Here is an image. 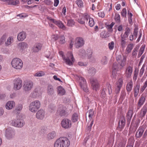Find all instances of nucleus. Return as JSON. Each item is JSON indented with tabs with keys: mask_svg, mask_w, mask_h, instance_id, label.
<instances>
[{
	"mask_svg": "<svg viewBox=\"0 0 147 147\" xmlns=\"http://www.w3.org/2000/svg\"><path fill=\"white\" fill-rule=\"evenodd\" d=\"M123 61L122 63H118L117 62H115L113 63L112 67V76L113 78L116 79V74L117 71H118L125 65Z\"/></svg>",
	"mask_w": 147,
	"mask_h": 147,
	"instance_id": "f257e3e1",
	"label": "nucleus"
},
{
	"mask_svg": "<svg viewBox=\"0 0 147 147\" xmlns=\"http://www.w3.org/2000/svg\"><path fill=\"white\" fill-rule=\"evenodd\" d=\"M126 31L123 35H121V46L122 48L125 47V45L128 42V38L129 34V28H127Z\"/></svg>",
	"mask_w": 147,
	"mask_h": 147,
	"instance_id": "f03ea898",
	"label": "nucleus"
},
{
	"mask_svg": "<svg viewBox=\"0 0 147 147\" xmlns=\"http://www.w3.org/2000/svg\"><path fill=\"white\" fill-rule=\"evenodd\" d=\"M40 103L38 100H35L32 102L29 106V109L32 112H35L40 108Z\"/></svg>",
	"mask_w": 147,
	"mask_h": 147,
	"instance_id": "7ed1b4c3",
	"label": "nucleus"
},
{
	"mask_svg": "<svg viewBox=\"0 0 147 147\" xmlns=\"http://www.w3.org/2000/svg\"><path fill=\"white\" fill-rule=\"evenodd\" d=\"M125 55H123V59H122V57L121 54H118L117 53H116V59L117 61V62L118 63H122L123 61H124V64L125 65V64L126 61V57L128 55V54L129 53V45H128L127 49L126 50L125 52Z\"/></svg>",
	"mask_w": 147,
	"mask_h": 147,
	"instance_id": "20e7f679",
	"label": "nucleus"
},
{
	"mask_svg": "<svg viewBox=\"0 0 147 147\" xmlns=\"http://www.w3.org/2000/svg\"><path fill=\"white\" fill-rule=\"evenodd\" d=\"M11 64L12 67L16 69H21L23 66L22 61L18 58H16L13 59Z\"/></svg>",
	"mask_w": 147,
	"mask_h": 147,
	"instance_id": "39448f33",
	"label": "nucleus"
},
{
	"mask_svg": "<svg viewBox=\"0 0 147 147\" xmlns=\"http://www.w3.org/2000/svg\"><path fill=\"white\" fill-rule=\"evenodd\" d=\"M13 89L17 90L20 89L22 86V81L19 78H16L13 80Z\"/></svg>",
	"mask_w": 147,
	"mask_h": 147,
	"instance_id": "423d86ee",
	"label": "nucleus"
},
{
	"mask_svg": "<svg viewBox=\"0 0 147 147\" xmlns=\"http://www.w3.org/2000/svg\"><path fill=\"white\" fill-rule=\"evenodd\" d=\"M15 134L14 129L11 127H9L6 130L5 136L7 139H10L14 137Z\"/></svg>",
	"mask_w": 147,
	"mask_h": 147,
	"instance_id": "0eeeda50",
	"label": "nucleus"
},
{
	"mask_svg": "<svg viewBox=\"0 0 147 147\" xmlns=\"http://www.w3.org/2000/svg\"><path fill=\"white\" fill-rule=\"evenodd\" d=\"M66 62L68 65H72V62H74L75 59L71 52H68L67 54V58L65 59Z\"/></svg>",
	"mask_w": 147,
	"mask_h": 147,
	"instance_id": "6e6552de",
	"label": "nucleus"
},
{
	"mask_svg": "<svg viewBox=\"0 0 147 147\" xmlns=\"http://www.w3.org/2000/svg\"><path fill=\"white\" fill-rule=\"evenodd\" d=\"M11 123L14 126L18 127H21L25 124V123L22 120L17 119L12 121Z\"/></svg>",
	"mask_w": 147,
	"mask_h": 147,
	"instance_id": "1a4fd4ad",
	"label": "nucleus"
},
{
	"mask_svg": "<svg viewBox=\"0 0 147 147\" xmlns=\"http://www.w3.org/2000/svg\"><path fill=\"white\" fill-rule=\"evenodd\" d=\"M33 86V82L31 81H29L25 82L23 87L24 90L27 92L31 90Z\"/></svg>",
	"mask_w": 147,
	"mask_h": 147,
	"instance_id": "9d476101",
	"label": "nucleus"
},
{
	"mask_svg": "<svg viewBox=\"0 0 147 147\" xmlns=\"http://www.w3.org/2000/svg\"><path fill=\"white\" fill-rule=\"evenodd\" d=\"M84 41L81 37L77 38L75 41V46L77 48H79L82 47L84 44Z\"/></svg>",
	"mask_w": 147,
	"mask_h": 147,
	"instance_id": "9b49d317",
	"label": "nucleus"
},
{
	"mask_svg": "<svg viewBox=\"0 0 147 147\" xmlns=\"http://www.w3.org/2000/svg\"><path fill=\"white\" fill-rule=\"evenodd\" d=\"M61 124L62 127L66 129L71 127V123L70 120L67 119H63L61 121Z\"/></svg>",
	"mask_w": 147,
	"mask_h": 147,
	"instance_id": "f8f14e48",
	"label": "nucleus"
},
{
	"mask_svg": "<svg viewBox=\"0 0 147 147\" xmlns=\"http://www.w3.org/2000/svg\"><path fill=\"white\" fill-rule=\"evenodd\" d=\"M80 86L84 91L86 92H88V89L86 85V82L85 79L83 77H81L80 78Z\"/></svg>",
	"mask_w": 147,
	"mask_h": 147,
	"instance_id": "ddd939ff",
	"label": "nucleus"
},
{
	"mask_svg": "<svg viewBox=\"0 0 147 147\" xmlns=\"http://www.w3.org/2000/svg\"><path fill=\"white\" fill-rule=\"evenodd\" d=\"M61 142L62 147H68L70 145V142L68 139L65 137L59 138Z\"/></svg>",
	"mask_w": 147,
	"mask_h": 147,
	"instance_id": "4468645a",
	"label": "nucleus"
},
{
	"mask_svg": "<svg viewBox=\"0 0 147 147\" xmlns=\"http://www.w3.org/2000/svg\"><path fill=\"white\" fill-rule=\"evenodd\" d=\"M57 112V114L61 117L65 116L67 114L66 108L64 107L62 105L59 108Z\"/></svg>",
	"mask_w": 147,
	"mask_h": 147,
	"instance_id": "2eb2a0df",
	"label": "nucleus"
},
{
	"mask_svg": "<svg viewBox=\"0 0 147 147\" xmlns=\"http://www.w3.org/2000/svg\"><path fill=\"white\" fill-rule=\"evenodd\" d=\"M90 82L94 90H96L98 87V84L96 78H92L90 80Z\"/></svg>",
	"mask_w": 147,
	"mask_h": 147,
	"instance_id": "dca6fc26",
	"label": "nucleus"
},
{
	"mask_svg": "<svg viewBox=\"0 0 147 147\" xmlns=\"http://www.w3.org/2000/svg\"><path fill=\"white\" fill-rule=\"evenodd\" d=\"M47 93L49 96H52L54 93L53 86L51 84H49L47 88Z\"/></svg>",
	"mask_w": 147,
	"mask_h": 147,
	"instance_id": "f3484780",
	"label": "nucleus"
},
{
	"mask_svg": "<svg viewBox=\"0 0 147 147\" xmlns=\"http://www.w3.org/2000/svg\"><path fill=\"white\" fill-rule=\"evenodd\" d=\"M45 113L43 110H39L36 114V118L40 119H42L45 117Z\"/></svg>",
	"mask_w": 147,
	"mask_h": 147,
	"instance_id": "a211bd4d",
	"label": "nucleus"
},
{
	"mask_svg": "<svg viewBox=\"0 0 147 147\" xmlns=\"http://www.w3.org/2000/svg\"><path fill=\"white\" fill-rule=\"evenodd\" d=\"M123 83V81L121 79H119L117 83V86L116 87L115 92L116 94L118 93Z\"/></svg>",
	"mask_w": 147,
	"mask_h": 147,
	"instance_id": "6ab92c4d",
	"label": "nucleus"
},
{
	"mask_svg": "<svg viewBox=\"0 0 147 147\" xmlns=\"http://www.w3.org/2000/svg\"><path fill=\"white\" fill-rule=\"evenodd\" d=\"M26 34L25 32H20L17 36L18 40L19 41H22L26 38Z\"/></svg>",
	"mask_w": 147,
	"mask_h": 147,
	"instance_id": "aec40b11",
	"label": "nucleus"
},
{
	"mask_svg": "<svg viewBox=\"0 0 147 147\" xmlns=\"http://www.w3.org/2000/svg\"><path fill=\"white\" fill-rule=\"evenodd\" d=\"M89 18V16L86 13L85 15L84 18H82L80 19H78V22L81 24H84L85 22L84 21V20L86 21L87 22Z\"/></svg>",
	"mask_w": 147,
	"mask_h": 147,
	"instance_id": "412c9836",
	"label": "nucleus"
},
{
	"mask_svg": "<svg viewBox=\"0 0 147 147\" xmlns=\"http://www.w3.org/2000/svg\"><path fill=\"white\" fill-rule=\"evenodd\" d=\"M147 111V105H145L142 109L140 113V117H144Z\"/></svg>",
	"mask_w": 147,
	"mask_h": 147,
	"instance_id": "4be33fe9",
	"label": "nucleus"
},
{
	"mask_svg": "<svg viewBox=\"0 0 147 147\" xmlns=\"http://www.w3.org/2000/svg\"><path fill=\"white\" fill-rule=\"evenodd\" d=\"M14 105L15 103L13 101H9L6 103L5 107L7 109H11Z\"/></svg>",
	"mask_w": 147,
	"mask_h": 147,
	"instance_id": "5701e85b",
	"label": "nucleus"
},
{
	"mask_svg": "<svg viewBox=\"0 0 147 147\" xmlns=\"http://www.w3.org/2000/svg\"><path fill=\"white\" fill-rule=\"evenodd\" d=\"M138 28L137 27H136L134 29V33L133 34L131 35L129 37V40H134V39H135L137 35V33L138 32Z\"/></svg>",
	"mask_w": 147,
	"mask_h": 147,
	"instance_id": "b1692460",
	"label": "nucleus"
},
{
	"mask_svg": "<svg viewBox=\"0 0 147 147\" xmlns=\"http://www.w3.org/2000/svg\"><path fill=\"white\" fill-rule=\"evenodd\" d=\"M18 48L20 49L23 50L25 49L26 48H27L28 45L26 43L22 42L20 43L18 45Z\"/></svg>",
	"mask_w": 147,
	"mask_h": 147,
	"instance_id": "393cba45",
	"label": "nucleus"
},
{
	"mask_svg": "<svg viewBox=\"0 0 147 147\" xmlns=\"http://www.w3.org/2000/svg\"><path fill=\"white\" fill-rule=\"evenodd\" d=\"M144 130L142 128H139L136 133V136L138 138H139L142 136Z\"/></svg>",
	"mask_w": 147,
	"mask_h": 147,
	"instance_id": "a878e982",
	"label": "nucleus"
},
{
	"mask_svg": "<svg viewBox=\"0 0 147 147\" xmlns=\"http://www.w3.org/2000/svg\"><path fill=\"white\" fill-rule=\"evenodd\" d=\"M125 125V120H120L119 122L118 126L117 127V129H121L123 128Z\"/></svg>",
	"mask_w": 147,
	"mask_h": 147,
	"instance_id": "bb28decb",
	"label": "nucleus"
},
{
	"mask_svg": "<svg viewBox=\"0 0 147 147\" xmlns=\"http://www.w3.org/2000/svg\"><path fill=\"white\" fill-rule=\"evenodd\" d=\"M56 133L54 131L49 133L47 136V139L48 140H50L51 139H53L56 136Z\"/></svg>",
	"mask_w": 147,
	"mask_h": 147,
	"instance_id": "cd10ccee",
	"label": "nucleus"
},
{
	"mask_svg": "<svg viewBox=\"0 0 147 147\" xmlns=\"http://www.w3.org/2000/svg\"><path fill=\"white\" fill-rule=\"evenodd\" d=\"M58 94L59 95L62 96L65 93V90L61 86L58 87Z\"/></svg>",
	"mask_w": 147,
	"mask_h": 147,
	"instance_id": "c85d7f7f",
	"label": "nucleus"
},
{
	"mask_svg": "<svg viewBox=\"0 0 147 147\" xmlns=\"http://www.w3.org/2000/svg\"><path fill=\"white\" fill-rule=\"evenodd\" d=\"M140 87V84H137L135 88L134 89V96L135 97H136L138 94Z\"/></svg>",
	"mask_w": 147,
	"mask_h": 147,
	"instance_id": "c756f323",
	"label": "nucleus"
},
{
	"mask_svg": "<svg viewBox=\"0 0 147 147\" xmlns=\"http://www.w3.org/2000/svg\"><path fill=\"white\" fill-rule=\"evenodd\" d=\"M40 94V91L38 89H35L33 91L32 94V97L34 98H35L37 96H39Z\"/></svg>",
	"mask_w": 147,
	"mask_h": 147,
	"instance_id": "7c9ffc66",
	"label": "nucleus"
},
{
	"mask_svg": "<svg viewBox=\"0 0 147 147\" xmlns=\"http://www.w3.org/2000/svg\"><path fill=\"white\" fill-rule=\"evenodd\" d=\"M88 73L90 75L92 76H94L95 74L96 70L94 67H91L89 68L88 70Z\"/></svg>",
	"mask_w": 147,
	"mask_h": 147,
	"instance_id": "2f4dec72",
	"label": "nucleus"
},
{
	"mask_svg": "<svg viewBox=\"0 0 147 147\" xmlns=\"http://www.w3.org/2000/svg\"><path fill=\"white\" fill-rule=\"evenodd\" d=\"M78 119V115L76 113H74L72 115L71 120L73 122L77 121Z\"/></svg>",
	"mask_w": 147,
	"mask_h": 147,
	"instance_id": "473e14b6",
	"label": "nucleus"
},
{
	"mask_svg": "<svg viewBox=\"0 0 147 147\" xmlns=\"http://www.w3.org/2000/svg\"><path fill=\"white\" fill-rule=\"evenodd\" d=\"M55 24L57 25L59 27L63 29L65 27V26L60 21H56L55 22Z\"/></svg>",
	"mask_w": 147,
	"mask_h": 147,
	"instance_id": "72a5a7b5",
	"label": "nucleus"
},
{
	"mask_svg": "<svg viewBox=\"0 0 147 147\" xmlns=\"http://www.w3.org/2000/svg\"><path fill=\"white\" fill-rule=\"evenodd\" d=\"M92 51L90 48H89L87 49L86 53V55H87V56H88V58H90L92 57Z\"/></svg>",
	"mask_w": 147,
	"mask_h": 147,
	"instance_id": "f704fd0d",
	"label": "nucleus"
},
{
	"mask_svg": "<svg viewBox=\"0 0 147 147\" xmlns=\"http://www.w3.org/2000/svg\"><path fill=\"white\" fill-rule=\"evenodd\" d=\"M145 48V45H142L141 46V47L140 49V50H139V54L138 55V56H139V57L140 56L142 55V54L143 53L144 51V50Z\"/></svg>",
	"mask_w": 147,
	"mask_h": 147,
	"instance_id": "c9c22d12",
	"label": "nucleus"
},
{
	"mask_svg": "<svg viewBox=\"0 0 147 147\" xmlns=\"http://www.w3.org/2000/svg\"><path fill=\"white\" fill-rule=\"evenodd\" d=\"M54 147H62L61 142L60 141L59 138L57 140L55 143Z\"/></svg>",
	"mask_w": 147,
	"mask_h": 147,
	"instance_id": "e433bc0d",
	"label": "nucleus"
},
{
	"mask_svg": "<svg viewBox=\"0 0 147 147\" xmlns=\"http://www.w3.org/2000/svg\"><path fill=\"white\" fill-rule=\"evenodd\" d=\"M59 38L60 39L59 42L60 43L62 44L65 43V37L63 35H60L59 36Z\"/></svg>",
	"mask_w": 147,
	"mask_h": 147,
	"instance_id": "4c0bfd02",
	"label": "nucleus"
},
{
	"mask_svg": "<svg viewBox=\"0 0 147 147\" xmlns=\"http://www.w3.org/2000/svg\"><path fill=\"white\" fill-rule=\"evenodd\" d=\"M41 46L39 45H36L34 46L32 49V51L33 52H38L41 49Z\"/></svg>",
	"mask_w": 147,
	"mask_h": 147,
	"instance_id": "58836bf2",
	"label": "nucleus"
},
{
	"mask_svg": "<svg viewBox=\"0 0 147 147\" xmlns=\"http://www.w3.org/2000/svg\"><path fill=\"white\" fill-rule=\"evenodd\" d=\"M145 100V98L144 97H142L139 99L138 104L140 105H142L144 103Z\"/></svg>",
	"mask_w": 147,
	"mask_h": 147,
	"instance_id": "ea45409f",
	"label": "nucleus"
},
{
	"mask_svg": "<svg viewBox=\"0 0 147 147\" xmlns=\"http://www.w3.org/2000/svg\"><path fill=\"white\" fill-rule=\"evenodd\" d=\"M75 22L72 19L68 20L67 21V25L69 26H72L74 25Z\"/></svg>",
	"mask_w": 147,
	"mask_h": 147,
	"instance_id": "a19ab883",
	"label": "nucleus"
},
{
	"mask_svg": "<svg viewBox=\"0 0 147 147\" xmlns=\"http://www.w3.org/2000/svg\"><path fill=\"white\" fill-rule=\"evenodd\" d=\"M89 24L90 27H92L94 25V22L93 19L92 18H89Z\"/></svg>",
	"mask_w": 147,
	"mask_h": 147,
	"instance_id": "79ce46f5",
	"label": "nucleus"
},
{
	"mask_svg": "<svg viewBox=\"0 0 147 147\" xmlns=\"http://www.w3.org/2000/svg\"><path fill=\"white\" fill-rule=\"evenodd\" d=\"M134 20V16L131 13H129V24H133V20Z\"/></svg>",
	"mask_w": 147,
	"mask_h": 147,
	"instance_id": "37998d69",
	"label": "nucleus"
},
{
	"mask_svg": "<svg viewBox=\"0 0 147 147\" xmlns=\"http://www.w3.org/2000/svg\"><path fill=\"white\" fill-rule=\"evenodd\" d=\"M89 112V117L90 120H91V119L92 118V116L94 115V111H93L92 109H90Z\"/></svg>",
	"mask_w": 147,
	"mask_h": 147,
	"instance_id": "c03bdc74",
	"label": "nucleus"
},
{
	"mask_svg": "<svg viewBox=\"0 0 147 147\" xmlns=\"http://www.w3.org/2000/svg\"><path fill=\"white\" fill-rule=\"evenodd\" d=\"M45 75L43 71L38 72L35 74L34 75V76L40 77L42 76Z\"/></svg>",
	"mask_w": 147,
	"mask_h": 147,
	"instance_id": "a18cd8bd",
	"label": "nucleus"
},
{
	"mask_svg": "<svg viewBox=\"0 0 147 147\" xmlns=\"http://www.w3.org/2000/svg\"><path fill=\"white\" fill-rule=\"evenodd\" d=\"M19 3L20 2L19 0H16L15 1L13 0H12V1H11V3H9L8 5H16L19 4Z\"/></svg>",
	"mask_w": 147,
	"mask_h": 147,
	"instance_id": "49530a36",
	"label": "nucleus"
},
{
	"mask_svg": "<svg viewBox=\"0 0 147 147\" xmlns=\"http://www.w3.org/2000/svg\"><path fill=\"white\" fill-rule=\"evenodd\" d=\"M107 57L106 56L103 57L101 60L102 63L103 65H105L107 64Z\"/></svg>",
	"mask_w": 147,
	"mask_h": 147,
	"instance_id": "de8ad7c7",
	"label": "nucleus"
},
{
	"mask_svg": "<svg viewBox=\"0 0 147 147\" xmlns=\"http://www.w3.org/2000/svg\"><path fill=\"white\" fill-rule=\"evenodd\" d=\"M147 86V79L146 80V81L144 83V85L143 86H142L141 87V88H140V91L142 92H143L144 91L145 89V88H146Z\"/></svg>",
	"mask_w": 147,
	"mask_h": 147,
	"instance_id": "09e8293b",
	"label": "nucleus"
},
{
	"mask_svg": "<svg viewBox=\"0 0 147 147\" xmlns=\"http://www.w3.org/2000/svg\"><path fill=\"white\" fill-rule=\"evenodd\" d=\"M6 39L5 34H4L0 39V44H1L5 42Z\"/></svg>",
	"mask_w": 147,
	"mask_h": 147,
	"instance_id": "8fccbe9b",
	"label": "nucleus"
},
{
	"mask_svg": "<svg viewBox=\"0 0 147 147\" xmlns=\"http://www.w3.org/2000/svg\"><path fill=\"white\" fill-rule=\"evenodd\" d=\"M138 71L137 70H135L133 79L134 81H136L137 78V75L138 74Z\"/></svg>",
	"mask_w": 147,
	"mask_h": 147,
	"instance_id": "3c124183",
	"label": "nucleus"
},
{
	"mask_svg": "<svg viewBox=\"0 0 147 147\" xmlns=\"http://www.w3.org/2000/svg\"><path fill=\"white\" fill-rule=\"evenodd\" d=\"M144 67H145V65H143L142 67V68H141V69L140 70V73H139V75H140V77H141L142 76L144 72V70H145Z\"/></svg>",
	"mask_w": 147,
	"mask_h": 147,
	"instance_id": "603ef678",
	"label": "nucleus"
},
{
	"mask_svg": "<svg viewBox=\"0 0 147 147\" xmlns=\"http://www.w3.org/2000/svg\"><path fill=\"white\" fill-rule=\"evenodd\" d=\"M107 92V89H104L101 93V96L102 97H105L106 96V93Z\"/></svg>",
	"mask_w": 147,
	"mask_h": 147,
	"instance_id": "864d4df0",
	"label": "nucleus"
},
{
	"mask_svg": "<svg viewBox=\"0 0 147 147\" xmlns=\"http://www.w3.org/2000/svg\"><path fill=\"white\" fill-rule=\"evenodd\" d=\"M76 3L78 7H81L83 5V3L81 0H78L76 1Z\"/></svg>",
	"mask_w": 147,
	"mask_h": 147,
	"instance_id": "5fc2aeb1",
	"label": "nucleus"
},
{
	"mask_svg": "<svg viewBox=\"0 0 147 147\" xmlns=\"http://www.w3.org/2000/svg\"><path fill=\"white\" fill-rule=\"evenodd\" d=\"M114 43L113 41H112L111 43H109V47L110 50H112L114 47Z\"/></svg>",
	"mask_w": 147,
	"mask_h": 147,
	"instance_id": "6e6d98bb",
	"label": "nucleus"
},
{
	"mask_svg": "<svg viewBox=\"0 0 147 147\" xmlns=\"http://www.w3.org/2000/svg\"><path fill=\"white\" fill-rule=\"evenodd\" d=\"M121 15L122 16L125 17L127 14L126 10L125 8L123 9L121 11Z\"/></svg>",
	"mask_w": 147,
	"mask_h": 147,
	"instance_id": "4d7b16f0",
	"label": "nucleus"
},
{
	"mask_svg": "<svg viewBox=\"0 0 147 147\" xmlns=\"http://www.w3.org/2000/svg\"><path fill=\"white\" fill-rule=\"evenodd\" d=\"M80 54L83 57H85L86 55V53L85 50L83 49L80 50Z\"/></svg>",
	"mask_w": 147,
	"mask_h": 147,
	"instance_id": "13d9d810",
	"label": "nucleus"
},
{
	"mask_svg": "<svg viewBox=\"0 0 147 147\" xmlns=\"http://www.w3.org/2000/svg\"><path fill=\"white\" fill-rule=\"evenodd\" d=\"M59 36L57 34L53 35L52 36V38L53 39L56 41L59 38Z\"/></svg>",
	"mask_w": 147,
	"mask_h": 147,
	"instance_id": "bf43d9fd",
	"label": "nucleus"
},
{
	"mask_svg": "<svg viewBox=\"0 0 147 147\" xmlns=\"http://www.w3.org/2000/svg\"><path fill=\"white\" fill-rule=\"evenodd\" d=\"M22 108V105L21 104H19L18 105L17 108L16 109V110L18 111H20L21 110Z\"/></svg>",
	"mask_w": 147,
	"mask_h": 147,
	"instance_id": "052dcab7",
	"label": "nucleus"
},
{
	"mask_svg": "<svg viewBox=\"0 0 147 147\" xmlns=\"http://www.w3.org/2000/svg\"><path fill=\"white\" fill-rule=\"evenodd\" d=\"M99 16L103 18L105 16V13L103 12L100 11L98 13Z\"/></svg>",
	"mask_w": 147,
	"mask_h": 147,
	"instance_id": "680f3d73",
	"label": "nucleus"
},
{
	"mask_svg": "<svg viewBox=\"0 0 147 147\" xmlns=\"http://www.w3.org/2000/svg\"><path fill=\"white\" fill-rule=\"evenodd\" d=\"M12 43L11 40V38L9 37L7 39V41L5 42V44L7 45H9Z\"/></svg>",
	"mask_w": 147,
	"mask_h": 147,
	"instance_id": "e2e57ef3",
	"label": "nucleus"
},
{
	"mask_svg": "<svg viewBox=\"0 0 147 147\" xmlns=\"http://www.w3.org/2000/svg\"><path fill=\"white\" fill-rule=\"evenodd\" d=\"M115 18H116L115 19V20H116L117 21H118V22L120 21V17L119 15L118 14H116L115 15Z\"/></svg>",
	"mask_w": 147,
	"mask_h": 147,
	"instance_id": "0e129e2a",
	"label": "nucleus"
},
{
	"mask_svg": "<svg viewBox=\"0 0 147 147\" xmlns=\"http://www.w3.org/2000/svg\"><path fill=\"white\" fill-rule=\"evenodd\" d=\"M59 3V0H54V5L55 7H57Z\"/></svg>",
	"mask_w": 147,
	"mask_h": 147,
	"instance_id": "69168bd1",
	"label": "nucleus"
},
{
	"mask_svg": "<svg viewBox=\"0 0 147 147\" xmlns=\"http://www.w3.org/2000/svg\"><path fill=\"white\" fill-rule=\"evenodd\" d=\"M47 18L48 20H49L51 22H52L54 24H55V22L56 21L54 19H52L51 17H47Z\"/></svg>",
	"mask_w": 147,
	"mask_h": 147,
	"instance_id": "338daca9",
	"label": "nucleus"
},
{
	"mask_svg": "<svg viewBox=\"0 0 147 147\" xmlns=\"http://www.w3.org/2000/svg\"><path fill=\"white\" fill-rule=\"evenodd\" d=\"M45 3L47 5H50L51 3V1L50 0H45L44 1Z\"/></svg>",
	"mask_w": 147,
	"mask_h": 147,
	"instance_id": "774afa93",
	"label": "nucleus"
}]
</instances>
